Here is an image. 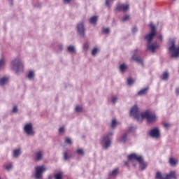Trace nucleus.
Listing matches in <instances>:
<instances>
[{
    "label": "nucleus",
    "mask_w": 179,
    "mask_h": 179,
    "mask_svg": "<svg viewBox=\"0 0 179 179\" xmlns=\"http://www.w3.org/2000/svg\"><path fill=\"white\" fill-rule=\"evenodd\" d=\"M110 1H114L115 0H106V6H110Z\"/></svg>",
    "instance_id": "a18cd8bd"
},
{
    "label": "nucleus",
    "mask_w": 179,
    "mask_h": 179,
    "mask_svg": "<svg viewBox=\"0 0 179 179\" xmlns=\"http://www.w3.org/2000/svg\"><path fill=\"white\" fill-rule=\"evenodd\" d=\"M65 143H67L68 145H72V138L66 137L65 139Z\"/></svg>",
    "instance_id": "473e14b6"
},
{
    "label": "nucleus",
    "mask_w": 179,
    "mask_h": 179,
    "mask_svg": "<svg viewBox=\"0 0 179 179\" xmlns=\"http://www.w3.org/2000/svg\"><path fill=\"white\" fill-rule=\"evenodd\" d=\"M67 51L70 54H76V48L75 47V45H69L67 47Z\"/></svg>",
    "instance_id": "dca6fc26"
},
{
    "label": "nucleus",
    "mask_w": 179,
    "mask_h": 179,
    "mask_svg": "<svg viewBox=\"0 0 179 179\" xmlns=\"http://www.w3.org/2000/svg\"><path fill=\"white\" fill-rule=\"evenodd\" d=\"M157 38H158V40H161V41H162V40H163V35H162V34L158 35Z\"/></svg>",
    "instance_id": "de8ad7c7"
},
{
    "label": "nucleus",
    "mask_w": 179,
    "mask_h": 179,
    "mask_svg": "<svg viewBox=\"0 0 179 179\" xmlns=\"http://www.w3.org/2000/svg\"><path fill=\"white\" fill-rule=\"evenodd\" d=\"M157 179H176V171H171L170 173L165 175L162 174L160 172L156 173Z\"/></svg>",
    "instance_id": "6e6552de"
},
{
    "label": "nucleus",
    "mask_w": 179,
    "mask_h": 179,
    "mask_svg": "<svg viewBox=\"0 0 179 179\" xmlns=\"http://www.w3.org/2000/svg\"><path fill=\"white\" fill-rule=\"evenodd\" d=\"M77 33L80 34L81 37H85V33L86 31V28H85V23L83 22H79L77 24Z\"/></svg>",
    "instance_id": "f8f14e48"
},
{
    "label": "nucleus",
    "mask_w": 179,
    "mask_h": 179,
    "mask_svg": "<svg viewBox=\"0 0 179 179\" xmlns=\"http://www.w3.org/2000/svg\"><path fill=\"white\" fill-rule=\"evenodd\" d=\"M149 136L153 139H159L160 138V129L154 127L148 131Z\"/></svg>",
    "instance_id": "9d476101"
},
{
    "label": "nucleus",
    "mask_w": 179,
    "mask_h": 179,
    "mask_svg": "<svg viewBox=\"0 0 179 179\" xmlns=\"http://www.w3.org/2000/svg\"><path fill=\"white\" fill-rule=\"evenodd\" d=\"M128 141V133H124L120 138V142L125 143Z\"/></svg>",
    "instance_id": "4be33fe9"
},
{
    "label": "nucleus",
    "mask_w": 179,
    "mask_h": 179,
    "mask_svg": "<svg viewBox=\"0 0 179 179\" xmlns=\"http://www.w3.org/2000/svg\"><path fill=\"white\" fill-rule=\"evenodd\" d=\"M24 131L27 135L29 136H34V129H33V124L31 123H27L24 127Z\"/></svg>",
    "instance_id": "9b49d317"
},
{
    "label": "nucleus",
    "mask_w": 179,
    "mask_h": 179,
    "mask_svg": "<svg viewBox=\"0 0 179 179\" xmlns=\"http://www.w3.org/2000/svg\"><path fill=\"white\" fill-rule=\"evenodd\" d=\"M103 32L105 33V34H108V33H110V29L109 28H103Z\"/></svg>",
    "instance_id": "58836bf2"
},
{
    "label": "nucleus",
    "mask_w": 179,
    "mask_h": 179,
    "mask_svg": "<svg viewBox=\"0 0 179 179\" xmlns=\"http://www.w3.org/2000/svg\"><path fill=\"white\" fill-rule=\"evenodd\" d=\"M68 155H69V152H68V150H66L64 152V160H69L70 157H69V156H68Z\"/></svg>",
    "instance_id": "7c9ffc66"
},
{
    "label": "nucleus",
    "mask_w": 179,
    "mask_h": 179,
    "mask_svg": "<svg viewBox=\"0 0 179 179\" xmlns=\"http://www.w3.org/2000/svg\"><path fill=\"white\" fill-rule=\"evenodd\" d=\"M48 169L44 166H39L35 168V178L37 179L41 178L43 173L47 171Z\"/></svg>",
    "instance_id": "1a4fd4ad"
},
{
    "label": "nucleus",
    "mask_w": 179,
    "mask_h": 179,
    "mask_svg": "<svg viewBox=\"0 0 179 179\" xmlns=\"http://www.w3.org/2000/svg\"><path fill=\"white\" fill-rule=\"evenodd\" d=\"M17 111H19V110L17 109V106H14L12 110V113H14V114H16V113H17Z\"/></svg>",
    "instance_id": "a19ab883"
},
{
    "label": "nucleus",
    "mask_w": 179,
    "mask_h": 179,
    "mask_svg": "<svg viewBox=\"0 0 179 179\" xmlns=\"http://www.w3.org/2000/svg\"><path fill=\"white\" fill-rule=\"evenodd\" d=\"M64 132H65V129L64 128V127H60L59 129V133L64 134Z\"/></svg>",
    "instance_id": "37998d69"
},
{
    "label": "nucleus",
    "mask_w": 179,
    "mask_h": 179,
    "mask_svg": "<svg viewBox=\"0 0 179 179\" xmlns=\"http://www.w3.org/2000/svg\"><path fill=\"white\" fill-rule=\"evenodd\" d=\"M129 9V5L128 4H118L116 8L117 12H127Z\"/></svg>",
    "instance_id": "4468645a"
},
{
    "label": "nucleus",
    "mask_w": 179,
    "mask_h": 179,
    "mask_svg": "<svg viewBox=\"0 0 179 179\" xmlns=\"http://www.w3.org/2000/svg\"><path fill=\"white\" fill-rule=\"evenodd\" d=\"M43 156H44V151L39 150L36 152L35 154V160H36V162H40L43 160Z\"/></svg>",
    "instance_id": "2eb2a0df"
},
{
    "label": "nucleus",
    "mask_w": 179,
    "mask_h": 179,
    "mask_svg": "<svg viewBox=\"0 0 179 179\" xmlns=\"http://www.w3.org/2000/svg\"><path fill=\"white\" fill-rule=\"evenodd\" d=\"M72 0H63V2L64 3H71V1Z\"/></svg>",
    "instance_id": "8fccbe9b"
},
{
    "label": "nucleus",
    "mask_w": 179,
    "mask_h": 179,
    "mask_svg": "<svg viewBox=\"0 0 179 179\" xmlns=\"http://www.w3.org/2000/svg\"><path fill=\"white\" fill-rule=\"evenodd\" d=\"M10 66L15 73L17 74L19 72H23V62L19 57H16L11 61Z\"/></svg>",
    "instance_id": "7ed1b4c3"
},
{
    "label": "nucleus",
    "mask_w": 179,
    "mask_h": 179,
    "mask_svg": "<svg viewBox=\"0 0 179 179\" xmlns=\"http://www.w3.org/2000/svg\"><path fill=\"white\" fill-rule=\"evenodd\" d=\"M127 68H128V66H127V64H122L120 66V72H122V73H124V72H125V70L127 69Z\"/></svg>",
    "instance_id": "393cba45"
},
{
    "label": "nucleus",
    "mask_w": 179,
    "mask_h": 179,
    "mask_svg": "<svg viewBox=\"0 0 179 179\" xmlns=\"http://www.w3.org/2000/svg\"><path fill=\"white\" fill-rule=\"evenodd\" d=\"M6 65V59H5V57H1L0 59V70L3 69Z\"/></svg>",
    "instance_id": "aec40b11"
},
{
    "label": "nucleus",
    "mask_w": 179,
    "mask_h": 179,
    "mask_svg": "<svg viewBox=\"0 0 179 179\" xmlns=\"http://www.w3.org/2000/svg\"><path fill=\"white\" fill-rule=\"evenodd\" d=\"M118 125V122H117V120L113 119L111 122V128H115Z\"/></svg>",
    "instance_id": "c85d7f7f"
},
{
    "label": "nucleus",
    "mask_w": 179,
    "mask_h": 179,
    "mask_svg": "<svg viewBox=\"0 0 179 179\" xmlns=\"http://www.w3.org/2000/svg\"><path fill=\"white\" fill-rule=\"evenodd\" d=\"M150 33L145 36V40L147 41V48L151 52H155V51L159 48V45L157 43H152L153 38L156 37V26L153 23L150 24Z\"/></svg>",
    "instance_id": "f257e3e1"
},
{
    "label": "nucleus",
    "mask_w": 179,
    "mask_h": 179,
    "mask_svg": "<svg viewBox=\"0 0 179 179\" xmlns=\"http://www.w3.org/2000/svg\"><path fill=\"white\" fill-rule=\"evenodd\" d=\"M143 118H146L148 122L150 124L152 122H156V121H157V116L156 114H153L149 110L142 113L141 121H143Z\"/></svg>",
    "instance_id": "423d86ee"
},
{
    "label": "nucleus",
    "mask_w": 179,
    "mask_h": 179,
    "mask_svg": "<svg viewBox=\"0 0 179 179\" xmlns=\"http://www.w3.org/2000/svg\"><path fill=\"white\" fill-rule=\"evenodd\" d=\"M169 51L171 52V58H179V47H176V40L171 39L169 43Z\"/></svg>",
    "instance_id": "20e7f679"
},
{
    "label": "nucleus",
    "mask_w": 179,
    "mask_h": 179,
    "mask_svg": "<svg viewBox=\"0 0 179 179\" xmlns=\"http://www.w3.org/2000/svg\"><path fill=\"white\" fill-rule=\"evenodd\" d=\"M98 52H100V49L99 48H94L92 50V57H96V55H97Z\"/></svg>",
    "instance_id": "b1692460"
},
{
    "label": "nucleus",
    "mask_w": 179,
    "mask_h": 179,
    "mask_svg": "<svg viewBox=\"0 0 179 179\" xmlns=\"http://www.w3.org/2000/svg\"><path fill=\"white\" fill-rule=\"evenodd\" d=\"M132 33H136V31H138V28H136V27H134L132 29H131Z\"/></svg>",
    "instance_id": "49530a36"
},
{
    "label": "nucleus",
    "mask_w": 179,
    "mask_h": 179,
    "mask_svg": "<svg viewBox=\"0 0 179 179\" xmlns=\"http://www.w3.org/2000/svg\"><path fill=\"white\" fill-rule=\"evenodd\" d=\"M21 155H22V151L20 150V149H16L13 152V157L15 159H17V157H19V156H20Z\"/></svg>",
    "instance_id": "a211bd4d"
},
{
    "label": "nucleus",
    "mask_w": 179,
    "mask_h": 179,
    "mask_svg": "<svg viewBox=\"0 0 179 179\" xmlns=\"http://www.w3.org/2000/svg\"><path fill=\"white\" fill-rule=\"evenodd\" d=\"M113 135L114 132L111 131L102 137L101 140V146L104 148L106 150H107L108 148H110V146H111V142L113 141L111 136H113Z\"/></svg>",
    "instance_id": "39448f33"
},
{
    "label": "nucleus",
    "mask_w": 179,
    "mask_h": 179,
    "mask_svg": "<svg viewBox=\"0 0 179 179\" xmlns=\"http://www.w3.org/2000/svg\"><path fill=\"white\" fill-rule=\"evenodd\" d=\"M57 50H59V51H62V50H64V46L62 45V44H59L57 45Z\"/></svg>",
    "instance_id": "79ce46f5"
},
{
    "label": "nucleus",
    "mask_w": 179,
    "mask_h": 179,
    "mask_svg": "<svg viewBox=\"0 0 179 179\" xmlns=\"http://www.w3.org/2000/svg\"><path fill=\"white\" fill-rule=\"evenodd\" d=\"M132 59L137 62V64H141V65H143V60L138 57H136L135 55H134L131 57Z\"/></svg>",
    "instance_id": "6ab92c4d"
},
{
    "label": "nucleus",
    "mask_w": 179,
    "mask_h": 179,
    "mask_svg": "<svg viewBox=\"0 0 179 179\" xmlns=\"http://www.w3.org/2000/svg\"><path fill=\"white\" fill-rule=\"evenodd\" d=\"M118 173H120V170L117 168L113 169L112 171H110V173H109L110 176H113V177H115V176H117V174H118Z\"/></svg>",
    "instance_id": "a878e982"
},
{
    "label": "nucleus",
    "mask_w": 179,
    "mask_h": 179,
    "mask_svg": "<svg viewBox=\"0 0 179 179\" xmlns=\"http://www.w3.org/2000/svg\"><path fill=\"white\" fill-rule=\"evenodd\" d=\"M111 101H112V103H113V104H115V103H117V101H118V98L117 97V96H112Z\"/></svg>",
    "instance_id": "f704fd0d"
},
{
    "label": "nucleus",
    "mask_w": 179,
    "mask_h": 179,
    "mask_svg": "<svg viewBox=\"0 0 179 179\" xmlns=\"http://www.w3.org/2000/svg\"><path fill=\"white\" fill-rule=\"evenodd\" d=\"M128 20H129V15H125L122 19V22H128Z\"/></svg>",
    "instance_id": "4c0bfd02"
},
{
    "label": "nucleus",
    "mask_w": 179,
    "mask_h": 179,
    "mask_svg": "<svg viewBox=\"0 0 179 179\" xmlns=\"http://www.w3.org/2000/svg\"><path fill=\"white\" fill-rule=\"evenodd\" d=\"M10 80V77L9 76H4L0 78V87H5Z\"/></svg>",
    "instance_id": "ddd939ff"
},
{
    "label": "nucleus",
    "mask_w": 179,
    "mask_h": 179,
    "mask_svg": "<svg viewBox=\"0 0 179 179\" xmlns=\"http://www.w3.org/2000/svg\"><path fill=\"white\" fill-rule=\"evenodd\" d=\"M128 159L136 160V162H138L139 163V167L141 171H143V170H146V168L148 167V163L144 162L143 157H142V155H138L135 153H133L128 155Z\"/></svg>",
    "instance_id": "f03ea898"
},
{
    "label": "nucleus",
    "mask_w": 179,
    "mask_h": 179,
    "mask_svg": "<svg viewBox=\"0 0 179 179\" xmlns=\"http://www.w3.org/2000/svg\"><path fill=\"white\" fill-rule=\"evenodd\" d=\"M99 20V17L94 15L89 19V22L91 24H96Z\"/></svg>",
    "instance_id": "f3484780"
},
{
    "label": "nucleus",
    "mask_w": 179,
    "mask_h": 179,
    "mask_svg": "<svg viewBox=\"0 0 179 179\" xmlns=\"http://www.w3.org/2000/svg\"><path fill=\"white\" fill-rule=\"evenodd\" d=\"M135 131V127L131 126L129 128V132H134Z\"/></svg>",
    "instance_id": "c03bdc74"
},
{
    "label": "nucleus",
    "mask_w": 179,
    "mask_h": 179,
    "mask_svg": "<svg viewBox=\"0 0 179 179\" xmlns=\"http://www.w3.org/2000/svg\"><path fill=\"white\" fill-rule=\"evenodd\" d=\"M148 90H149V87H145L142 89L138 92V96H145V94L148 93Z\"/></svg>",
    "instance_id": "412c9836"
},
{
    "label": "nucleus",
    "mask_w": 179,
    "mask_h": 179,
    "mask_svg": "<svg viewBox=\"0 0 179 179\" xmlns=\"http://www.w3.org/2000/svg\"><path fill=\"white\" fill-rule=\"evenodd\" d=\"M13 167V164L12 163H8L6 165L5 169L7 171H10V170H12Z\"/></svg>",
    "instance_id": "bb28decb"
},
{
    "label": "nucleus",
    "mask_w": 179,
    "mask_h": 179,
    "mask_svg": "<svg viewBox=\"0 0 179 179\" xmlns=\"http://www.w3.org/2000/svg\"><path fill=\"white\" fill-rule=\"evenodd\" d=\"M55 179H62V173H58L55 175Z\"/></svg>",
    "instance_id": "e433bc0d"
},
{
    "label": "nucleus",
    "mask_w": 179,
    "mask_h": 179,
    "mask_svg": "<svg viewBox=\"0 0 179 179\" xmlns=\"http://www.w3.org/2000/svg\"><path fill=\"white\" fill-rule=\"evenodd\" d=\"M164 128H169V127H170V124H169V123H164Z\"/></svg>",
    "instance_id": "3c124183"
},
{
    "label": "nucleus",
    "mask_w": 179,
    "mask_h": 179,
    "mask_svg": "<svg viewBox=\"0 0 179 179\" xmlns=\"http://www.w3.org/2000/svg\"><path fill=\"white\" fill-rule=\"evenodd\" d=\"M169 164L171 166H176L177 164V160L174 159V158H170Z\"/></svg>",
    "instance_id": "cd10ccee"
},
{
    "label": "nucleus",
    "mask_w": 179,
    "mask_h": 179,
    "mask_svg": "<svg viewBox=\"0 0 179 179\" xmlns=\"http://www.w3.org/2000/svg\"><path fill=\"white\" fill-rule=\"evenodd\" d=\"M8 3L10 6H13V0H8Z\"/></svg>",
    "instance_id": "09e8293b"
},
{
    "label": "nucleus",
    "mask_w": 179,
    "mask_h": 179,
    "mask_svg": "<svg viewBox=\"0 0 179 179\" xmlns=\"http://www.w3.org/2000/svg\"><path fill=\"white\" fill-rule=\"evenodd\" d=\"M167 79H169V73L168 72H164L163 73V76H162V80H167Z\"/></svg>",
    "instance_id": "2f4dec72"
},
{
    "label": "nucleus",
    "mask_w": 179,
    "mask_h": 179,
    "mask_svg": "<svg viewBox=\"0 0 179 179\" xmlns=\"http://www.w3.org/2000/svg\"><path fill=\"white\" fill-rule=\"evenodd\" d=\"M76 153H77V155H79L80 156H83V155H85V152L83 151V149L76 150Z\"/></svg>",
    "instance_id": "c756f323"
},
{
    "label": "nucleus",
    "mask_w": 179,
    "mask_h": 179,
    "mask_svg": "<svg viewBox=\"0 0 179 179\" xmlns=\"http://www.w3.org/2000/svg\"><path fill=\"white\" fill-rule=\"evenodd\" d=\"M76 113H82V111H83V108L82 106H78L76 107Z\"/></svg>",
    "instance_id": "c9c22d12"
},
{
    "label": "nucleus",
    "mask_w": 179,
    "mask_h": 179,
    "mask_svg": "<svg viewBox=\"0 0 179 179\" xmlns=\"http://www.w3.org/2000/svg\"><path fill=\"white\" fill-rule=\"evenodd\" d=\"M83 50L85 51H87V50H89V44L88 43H85L83 45Z\"/></svg>",
    "instance_id": "ea45409f"
},
{
    "label": "nucleus",
    "mask_w": 179,
    "mask_h": 179,
    "mask_svg": "<svg viewBox=\"0 0 179 179\" xmlns=\"http://www.w3.org/2000/svg\"><path fill=\"white\" fill-rule=\"evenodd\" d=\"M34 71H29L28 74H27V78L28 79H29V80H33L34 79Z\"/></svg>",
    "instance_id": "5701e85b"
},
{
    "label": "nucleus",
    "mask_w": 179,
    "mask_h": 179,
    "mask_svg": "<svg viewBox=\"0 0 179 179\" xmlns=\"http://www.w3.org/2000/svg\"><path fill=\"white\" fill-rule=\"evenodd\" d=\"M134 82L135 81L132 78L127 79V85H129V86H132V85H134Z\"/></svg>",
    "instance_id": "72a5a7b5"
},
{
    "label": "nucleus",
    "mask_w": 179,
    "mask_h": 179,
    "mask_svg": "<svg viewBox=\"0 0 179 179\" xmlns=\"http://www.w3.org/2000/svg\"><path fill=\"white\" fill-rule=\"evenodd\" d=\"M130 115L138 122H142V113L139 111L138 106L134 105L130 110Z\"/></svg>",
    "instance_id": "0eeeda50"
}]
</instances>
